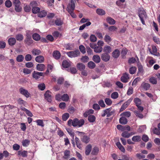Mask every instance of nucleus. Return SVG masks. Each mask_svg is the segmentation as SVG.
<instances>
[{
  "instance_id": "1",
  "label": "nucleus",
  "mask_w": 160,
  "mask_h": 160,
  "mask_svg": "<svg viewBox=\"0 0 160 160\" xmlns=\"http://www.w3.org/2000/svg\"><path fill=\"white\" fill-rule=\"evenodd\" d=\"M13 5L14 6L15 11L17 12H20L22 10L21 6V2L19 0H13Z\"/></svg>"
},
{
  "instance_id": "2",
  "label": "nucleus",
  "mask_w": 160,
  "mask_h": 160,
  "mask_svg": "<svg viewBox=\"0 0 160 160\" xmlns=\"http://www.w3.org/2000/svg\"><path fill=\"white\" fill-rule=\"evenodd\" d=\"M30 5L32 8V11L33 13H37L39 12L40 8L37 7L38 4L36 2L32 1L30 2Z\"/></svg>"
},
{
  "instance_id": "3",
  "label": "nucleus",
  "mask_w": 160,
  "mask_h": 160,
  "mask_svg": "<svg viewBox=\"0 0 160 160\" xmlns=\"http://www.w3.org/2000/svg\"><path fill=\"white\" fill-rule=\"evenodd\" d=\"M84 120L83 119L79 120L77 118H75L73 119V126L81 127L84 124Z\"/></svg>"
},
{
  "instance_id": "4",
  "label": "nucleus",
  "mask_w": 160,
  "mask_h": 160,
  "mask_svg": "<svg viewBox=\"0 0 160 160\" xmlns=\"http://www.w3.org/2000/svg\"><path fill=\"white\" fill-rule=\"evenodd\" d=\"M112 108H107L103 110V113L102 114V116L104 117L107 115V117H108L112 115L114 112V110H112Z\"/></svg>"
},
{
  "instance_id": "5",
  "label": "nucleus",
  "mask_w": 160,
  "mask_h": 160,
  "mask_svg": "<svg viewBox=\"0 0 160 160\" xmlns=\"http://www.w3.org/2000/svg\"><path fill=\"white\" fill-rule=\"evenodd\" d=\"M103 42L102 41H98L97 42L98 46H96L94 48V51L96 53H100L102 50V46L103 45Z\"/></svg>"
},
{
  "instance_id": "6",
  "label": "nucleus",
  "mask_w": 160,
  "mask_h": 160,
  "mask_svg": "<svg viewBox=\"0 0 160 160\" xmlns=\"http://www.w3.org/2000/svg\"><path fill=\"white\" fill-rule=\"evenodd\" d=\"M68 56L71 58L78 57L80 55V52L78 50L70 51L67 53Z\"/></svg>"
},
{
  "instance_id": "7",
  "label": "nucleus",
  "mask_w": 160,
  "mask_h": 160,
  "mask_svg": "<svg viewBox=\"0 0 160 160\" xmlns=\"http://www.w3.org/2000/svg\"><path fill=\"white\" fill-rule=\"evenodd\" d=\"M76 132L78 133L79 134H83V136L81 138V140L83 142L86 143H88L90 141V138L89 137L87 136L84 135V133L82 132H79L77 131Z\"/></svg>"
},
{
  "instance_id": "8",
  "label": "nucleus",
  "mask_w": 160,
  "mask_h": 160,
  "mask_svg": "<svg viewBox=\"0 0 160 160\" xmlns=\"http://www.w3.org/2000/svg\"><path fill=\"white\" fill-rule=\"evenodd\" d=\"M51 94V92L49 90H47L44 94L45 99L49 102H51L52 101Z\"/></svg>"
},
{
  "instance_id": "9",
  "label": "nucleus",
  "mask_w": 160,
  "mask_h": 160,
  "mask_svg": "<svg viewBox=\"0 0 160 160\" xmlns=\"http://www.w3.org/2000/svg\"><path fill=\"white\" fill-rule=\"evenodd\" d=\"M19 91L20 93L26 98H28L30 95V93L28 91L22 88H20L19 89Z\"/></svg>"
},
{
  "instance_id": "10",
  "label": "nucleus",
  "mask_w": 160,
  "mask_h": 160,
  "mask_svg": "<svg viewBox=\"0 0 160 160\" xmlns=\"http://www.w3.org/2000/svg\"><path fill=\"white\" fill-rule=\"evenodd\" d=\"M44 73L42 72H38L34 71L32 73L33 78L36 79H37L40 78V76H43Z\"/></svg>"
},
{
  "instance_id": "11",
  "label": "nucleus",
  "mask_w": 160,
  "mask_h": 160,
  "mask_svg": "<svg viewBox=\"0 0 160 160\" xmlns=\"http://www.w3.org/2000/svg\"><path fill=\"white\" fill-rule=\"evenodd\" d=\"M132 98H130L123 103L120 108V111H122L126 109L128 106L130 104L132 101Z\"/></svg>"
},
{
  "instance_id": "12",
  "label": "nucleus",
  "mask_w": 160,
  "mask_h": 160,
  "mask_svg": "<svg viewBox=\"0 0 160 160\" xmlns=\"http://www.w3.org/2000/svg\"><path fill=\"white\" fill-rule=\"evenodd\" d=\"M101 58L103 61L106 62L109 60L110 59V56L108 53H104L102 54Z\"/></svg>"
},
{
  "instance_id": "13",
  "label": "nucleus",
  "mask_w": 160,
  "mask_h": 160,
  "mask_svg": "<svg viewBox=\"0 0 160 160\" xmlns=\"http://www.w3.org/2000/svg\"><path fill=\"white\" fill-rule=\"evenodd\" d=\"M129 78V75L125 73L121 77V79L122 82L125 83L128 82Z\"/></svg>"
},
{
  "instance_id": "14",
  "label": "nucleus",
  "mask_w": 160,
  "mask_h": 160,
  "mask_svg": "<svg viewBox=\"0 0 160 160\" xmlns=\"http://www.w3.org/2000/svg\"><path fill=\"white\" fill-rule=\"evenodd\" d=\"M36 68L38 71H43L45 69V66L43 64H38L36 66Z\"/></svg>"
},
{
  "instance_id": "15",
  "label": "nucleus",
  "mask_w": 160,
  "mask_h": 160,
  "mask_svg": "<svg viewBox=\"0 0 160 160\" xmlns=\"http://www.w3.org/2000/svg\"><path fill=\"white\" fill-rule=\"evenodd\" d=\"M77 68L80 71H83L85 69V66L83 63L79 62L77 63Z\"/></svg>"
},
{
  "instance_id": "16",
  "label": "nucleus",
  "mask_w": 160,
  "mask_h": 160,
  "mask_svg": "<svg viewBox=\"0 0 160 160\" xmlns=\"http://www.w3.org/2000/svg\"><path fill=\"white\" fill-rule=\"evenodd\" d=\"M70 151L68 150H66L64 152V156L62 158L65 160H68L70 156Z\"/></svg>"
},
{
  "instance_id": "17",
  "label": "nucleus",
  "mask_w": 160,
  "mask_h": 160,
  "mask_svg": "<svg viewBox=\"0 0 160 160\" xmlns=\"http://www.w3.org/2000/svg\"><path fill=\"white\" fill-rule=\"evenodd\" d=\"M52 54L53 57L56 59H59L61 56L60 52L58 51H54Z\"/></svg>"
},
{
  "instance_id": "18",
  "label": "nucleus",
  "mask_w": 160,
  "mask_h": 160,
  "mask_svg": "<svg viewBox=\"0 0 160 160\" xmlns=\"http://www.w3.org/2000/svg\"><path fill=\"white\" fill-rule=\"evenodd\" d=\"M35 59L36 62L39 63H42L44 61V58L42 56H38Z\"/></svg>"
},
{
  "instance_id": "19",
  "label": "nucleus",
  "mask_w": 160,
  "mask_h": 160,
  "mask_svg": "<svg viewBox=\"0 0 160 160\" xmlns=\"http://www.w3.org/2000/svg\"><path fill=\"white\" fill-rule=\"evenodd\" d=\"M93 60L96 63H98L100 62L101 59L100 56L98 55H95L93 56Z\"/></svg>"
},
{
  "instance_id": "20",
  "label": "nucleus",
  "mask_w": 160,
  "mask_h": 160,
  "mask_svg": "<svg viewBox=\"0 0 160 160\" xmlns=\"http://www.w3.org/2000/svg\"><path fill=\"white\" fill-rule=\"evenodd\" d=\"M133 134L132 132L129 133L127 132H124L122 134V136L124 138H128Z\"/></svg>"
},
{
  "instance_id": "21",
  "label": "nucleus",
  "mask_w": 160,
  "mask_h": 160,
  "mask_svg": "<svg viewBox=\"0 0 160 160\" xmlns=\"http://www.w3.org/2000/svg\"><path fill=\"white\" fill-rule=\"evenodd\" d=\"M70 62L66 60H64L62 62V66L64 68H68L70 66Z\"/></svg>"
},
{
  "instance_id": "22",
  "label": "nucleus",
  "mask_w": 160,
  "mask_h": 160,
  "mask_svg": "<svg viewBox=\"0 0 160 160\" xmlns=\"http://www.w3.org/2000/svg\"><path fill=\"white\" fill-rule=\"evenodd\" d=\"M138 16L140 19V20L142 23V24L143 25L145 24V22L144 21V20L145 19L147 18V15L146 14H144L143 15H138Z\"/></svg>"
},
{
  "instance_id": "23",
  "label": "nucleus",
  "mask_w": 160,
  "mask_h": 160,
  "mask_svg": "<svg viewBox=\"0 0 160 160\" xmlns=\"http://www.w3.org/2000/svg\"><path fill=\"white\" fill-rule=\"evenodd\" d=\"M103 51L105 53L108 54L111 52V48L109 46H106L104 47Z\"/></svg>"
},
{
  "instance_id": "24",
  "label": "nucleus",
  "mask_w": 160,
  "mask_h": 160,
  "mask_svg": "<svg viewBox=\"0 0 160 160\" xmlns=\"http://www.w3.org/2000/svg\"><path fill=\"white\" fill-rule=\"evenodd\" d=\"M112 56L115 58H117L120 55L119 51L116 49L112 53Z\"/></svg>"
},
{
  "instance_id": "25",
  "label": "nucleus",
  "mask_w": 160,
  "mask_h": 160,
  "mask_svg": "<svg viewBox=\"0 0 160 160\" xmlns=\"http://www.w3.org/2000/svg\"><path fill=\"white\" fill-rule=\"evenodd\" d=\"M127 122V119L125 117H122L119 119V122L121 124H125Z\"/></svg>"
},
{
  "instance_id": "26",
  "label": "nucleus",
  "mask_w": 160,
  "mask_h": 160,
  "mask_svg": "<svg viewBox=\"0 0 160 160\" xmlns=\"http://www.w3.org/2000/svg\"><path fill=\"white\" fill-rule=\"evenodd\" d=\"M141 86L146 90H148L149 89L150 87L149 84L144 82H143L142 83V84H141Z\"/></svg>"
},
{
  "instance_id": "27",
  "label": "nucleus",
  "mask_w": 160,
  "mask_h": 160,
  "mask_svg": "<svg viewBox=\"0 0 160 160\" xmlns=\"http://www.w3.org/2000/svg\"><path fill=\"white\" fill-rule=\"evenodd\" d=\"M18 154L19 155H21L23 157H25L27 156L28 152L26 151H19L18 152Z\"/></svg>"
},
{
  "instance_id": "28",
  "label": "nucleus",
  "mask_w": 160,
  "mask_h": 160,
  "mask_svg": "<svg viewBox=\"0 0 160 160\" xmlns=\"http://www.w3.org/2000/svg\"><path fill=\"white\" fill-rule=\"evenodd\" d=\"M116 145L118 148L122 152H125V149L124 147L121 145L120 142H118L116 143Z\"/></svg>"
},
{
  "instance_id": "29",
  "label": "nucleus",
  "mask_w": 160,
  "mask_h": 160,
  "mask_svg": "<svg viewBox=\"0 0 160 160\" xmlns=\"http://www.w3.org/2000/svg\"><path fill=\"white\" fill-rule=\"evenodd\" d=\"M152 51H150V53L151 54L157 56H158L159 55V53H158L157 52V49L155 47L153 46L152 47Z\"/></svg>"
},
{
  "instance_id": "30",
  "label": "nucleus",
  "mask_w": 160,
  "mask_h": 160,
  "mask_svg": "<svg viewBox=\"0 0 160 160\" xmlns=\"http://www.w3.org/2000/svg\"><path fill=\"white\" fill-rule=\"evenodd\" d=\"M88 66L90 69H93L96 67L95 63L92 61H90L88 63Z\"/></svg>"
},
{
  "instance_id": "31",
  "label": "nucleus",
  "mask_w": 160,
  "mask_h": 160,
  "mask_svg": "<svg viewBox=\"0 0 160 160\" xmlns=\"http://www.w3.org/2000/svg\"><path fill=\"white\" fill-rule=\"evenodd\" d=\"M92 146L91 145H88L86 148L85 154L86 155H88L91 152Z\"/></svg>"
},
{
  "instance_id": "32",
  "label": "nucleus",
  "mask_w": 160,
  "mask_h": 160,
  "mask_svg": "<svg viewBox=\"0 0 160 160\" xmlns=\"http://www.w3.org/2000/svg\"><path fill=\"white\" fill-rule=\"evenodd\" d=\"M91 23L90 22H88L84 24L83 25L79 27V30H83L86 26H88L91 24Z\"/></svg>"
},
{
  "instance_id": "33",
  "label": "nucleus",
  "mask_w": 160,
  "mask_h": 160,
  "mask_svg": "<svg viewBox=\"0 0 160 160\" xmlns=\"http://www.w3.org/2000/svg\"><path fill=\"white\" fill-rule=\"evenodd\" d=\"M32 52L33 55L35 56L38 55L41 53V52L40 50L37 49H33Z\"/></svg>"
},
{
  "instance_id": "34",
  "label": "nucleus",
  "mask_w": 160,
  "mask_h": 160,
  "mask_svg": "<svg viewBox=\"0 0 160 160\" xmlns=\"http://www.w3.org/2000/svg\"><path fill=\"white\" fill-rule=\"evenodd\" d=\"M97 13L99 15H103L105 14V11L102 9L98 8L96 10Z\"/></svg>"
},
{
  "instance_id": "35",
  "label": "nucleus",
  "mask_w": 160,
  "mask_h": 160,
  "mask_svg": "<svg viewBox=\"0 0 160 160\" xmlns=\"http://www.w3.org/2000/svg\"><path fill=\"white\" fill-rule=\"evenodd\" d=\"M141 140V137L140 136H135L132 138V140L135 142H138L140 141Z\"/></svg>"
},
{
  "instance_id": "36",
  "label": "nucleus",
  "mask_w": 160,
  "mask_h": 160,
  "mask_svg": "<svg viewBox=\"0 0 160 160\" xmlns=\"http://www.w3.org/2000/svg\"><path fill=\"white\" fill-rule=\"evenodd\" d=\"M107 22L111 25H114L115 23V21L111 17H108L107 19Z\"/></svg>"
},
{
  "instance_id": "37",
  "label": "nucleus",
  "mask_w": 160,
  "mask_h": 160,
  "mask_svg": "<svg viewBox=\"0 0 160 160\" xmlns=\"http://www.w3.org/2000/svg\"><path fill=\"white\" fill-rule=\"evenodd\" d=\"M30 141L28 139H25L23 140L22 142V144L24 147H27L29 144Z\"/></svg>"
},
{
  "instance_id": "38",
  "label": "nucleus",
  "mask_w": 160,
  "mask_h": 160,
  "mask_svg": "<svg viewBox=\"0 0 160 160\" xmlns=\"http://www.w3.org/2000/svg\"><path fill=\"white\" fill-rule=\"evenodd\" d=\"M69 99V96L67 94H64L61 96V99L63 101H68Z\"/></svg>"
},
{
  "instance_id": "39",
  "label": "nucleus",
  "mask_w": 160,
  "mask_h": 160,
  "mask_svg": "<svg viewBox=\"0 0 160 160\" xmlns=\"http://www.w3.org/2000/svg\"><path fill=\"white\" fill-rule=\"evenodd\" d=\"M88 119L89 122H93L95 121L96 118L93 115H90L88 116Z\"/></svg>"
},
{
  "instance_id": "40",
  "label": "nucleus",
  "mask_w": 160,
  "mask_h": 160,
  "mask_svg": "<svg viewBox=\"0 0 160 160\" xmlns=\"http://www.w3.org/2000/svg\"><path fill=\"white\" fill-rule=\"evenodd\" d=\"M47 12L46 11L43 10L41 11L38 14V17L42 18L45 17L47 15Z\"/></svg>"
},
{
  "instance_id": "41",
  "label": "nucleus",
  "mask_w": 160,
  "mask_h": 160,
  "mask_svg": "<svg viewBox=\"0 0 160 160\" xmlns=\"http://www.w3.org/2000/svg\"><path fill=\"white\" fill-rule=\"evenodd\" d=\"M32 38L34 40H40V36L38 34L35 33L32 36Z\"/></svg>"
},
{
  "instance_id": "42",
  "label": "nucleus",
  "mask_w": 160,
  "mask_h": 160,
  "mask_svg": "<svg viewBox=\"0 0 160 160\" xmlns=\"http://www.w3.org/2000/svg\"><path fill=\"white\" fill-rule=\"evenodd\" d=\"M24 59V57L22 55H19L16 58L17 61L19 62H22Z\"/></svg>"
},
{
  "instance_id": "43",
  "label": "nucleus",
  "mask_w": 160,
  "mask_h": 160,
  "mask_svg": "<svg viewBox=\"0 0 160 160\" xmlns=\"http://www.w3.org/2000/svg\"><path fill=\"white\" fill-rule=\"evenodd\" d=\"M108 29L109 31L110 32H114L117 31L118 29V28L116 27L115 26H112L109 27L108 28Z\"/></svg>"
},
{
  "instance_id": "44",
  "label": "nucleus",
  "mask_w": 160,
  "mask_h": 160,
  "mask_svg": "<svg viewBox=\"0 0 160 160\" xmlns=\"http://www.w3.org/2000/svg\"><path fill=\"white\" fill-rule=\"evenodd\" d=\"M149 82L155 84L157 83L156 78L154 77H152L149 78Z\"/></svg>"
},
{
  "instance_id": "45",
  "label": "nucleus",
  "mask_w": 160,
  "mask_h": 160,
  "mask_svg": "<svg viewBox=\"0 0 160 160\" xmlns=\"http://www.w3.org/2000/svg\"><path fill=\"white\" fill-rule=\"evenodd\" d=\"M121 116H125L127 118H129L131 116V113L129 112H124L120 114Z\"/></svg>"
},
{
  "instance_id": "46",
  "label": "nucleus",
  "mask_w": 160,
  "mask_h": 160,
  "mask_svg": "<svg viewBox=\"0 0 160 160\" xmlns=\"http://www.w3.org/2000/svg\"><path fill=\"white\" fill-rule=\"evenodd\" d=\"M69 114L68 113H66L62 115V118L63 121H66V120L68 119L69 118Z\"/></svg>"
},
{
  "instance_id": "47",
  "label": "nucleus",
  "mask_w": 160,
  "mask_h": 160,
  "mask_svg": "<svg viewBox=\"0 0 160 160\" xmlns=\"http://www.w3.org/2000/svg\"><path fill=\"white\" fill-rule=\"evenodd\" d=\"M89 58L87 56H82L81 58V60L83 62H87L89 61Z\"/></svg>"
},
{
  "instance_id": "48",
  "label": "nucleus",
  "mask_w": 160,
  "mask_h": 160,
  "mask_svg": "<svg viewBox=\"0 0 160 160\" xmlns=\"http://www.w3.org/2000/svg\"><path fill=\"white\" fill-rule=\"evenodd\" d=\"M134 113L136 116L140 118H142L143 117V115L139 111H134Z\"/></svg>"
},
{
  "instance_id": "49",
  "label": "nucleus",
  "mask_w": 160,
  "mask_h": 160,
  "mask_svg": "<svg viewBox=\"0 0 160 160\" xmlns=\"http://www.w3.org/2000/svg\"><path fill=\"white\" fill-rule=\"evenodd\" d=\"M38 87L39 89L43 91L45 88V85L44 83H41L38 84Z\"/></svg>"
},
{
  "instance_id": "50",
  "label": "nucleus",
  "mask_w": 160,
  "mask_h": 160,
  "mask_svg": "<svg viewBox=\"0 0 160 160\" xmlns=\"http://www.w3.org/2000/svg\"><path fill=\"white\" fill-rule=\"evenodd\" d=\"M134 102L136 104V106L140 105L141 103V101L138 98H136L134 99Z\"/></svg>"
},
{
  "instance_id": "51",
  "label": "nucleus",
  "mask_w": 160,
  "mask_h": 160,
  "mask_svg": "<svg viewBox=\"0 0 160 160\" xmlns=\"http://www.w3.org/2000/svg\"><path fill=\"white\" fill-rule=\"evenodd\" d=\"M98 151L99 149L98 147H94L92 152V154L93 155H96L98 154Z\"/></svg>"
},
{
  "instance_id": "52",
  "label": "nucleus",
  "mask_w": 160,
  "mask_h": 160,
  "mask_svg": "<svg viewBox=\"0 0 160 160\" xmlns=\"http://www.w3.org/2000/svg\"><path fill=\"white\" fill-rule=\"evenodd\" d=\"M56 25L57 26L61 25L63 24L62 22L61 19H57L55 21Z\"/></svg>"
},
{
  "instance_id": "53",
  "label": "nucleus",
  "mask_w": 160,
  "mask_h": 160,
  "mask_svg": "<svg viewBox=\"0 0 160 160\" xmlns=\"http://www.w3.org/2000/svg\"><path fill=\"white\" fill-rule=\"evenodd\" d=\"M67 131L69 134L72 137V138H74V133L72 131V130L71 129L68 128L67 129Z\"/></svg>"
},
{
  "instance_id": "54",
  "label": "nucleus",
  "mask_w": 160,
  "mask_h": 160,
  "mask_svg": "<svg viewBox=\"0 0 160 160\" xmlns=\"http://www.w3.org/2000/svg\"><path fill=\"white\" fill-rule=\"evenodd\" d=\"M36 122L37 123V125H38L41 126L42 127L44 126V124L43 123L42 120L41 119H38L37 120Z\"/></svg>"
},
{
  "instance_id": "55",
  "label": "nucleus",
  "mask_w": 160,
  "mask_h": 160,
  "mask_svg": "<svg viewBox=\"0 0 160 160\" xmlns=\"http://www.w3.org/2000/svg\"><path fill=\"white\" fill-rule=\"evenodd\" d=\"M5 5L7 8H10L12 5V2L9 0H7L5 2Z\"/></svg>"
},
{
  "instance_id": "56",
  "label": "nucleus",
  "mask_w": 160,
  "mask_h": 160,
  "mask_svg": "<svg viewBox=\"0 0 160 160\" xmlns=\"http://www.w3.org/2000/svg\"><path fill=\"white\" fill-rule=\"evenodd\" d=\"M152 131L156 135H160V131L156 128H155L153 129Z\"/></svg>"
},
{
  "instance_id": "57",
  "label": "nucleus",
  "mask_w": 160,
  "mask_h": 160,
  "mask_svg": "<svg viewBox=\"0 0 160 160\" xmlns=\"http://www.w3.org/2000/svg\"><path fill=\"white\" fill-rule=\"evenodd\" d=\"M137 68L135 67H132L129 69V72L131 74H134Z\"/></svg>"
},
{
  "instance_id": "58",
  "label": "nucleus",
  "mask_w": 160,
  "mask_h": 160,
  "mask_svg": "<svg viewBox=\"0 0 160 160\" xmlns=\"http://www.w3.org/2000/svg\"><path fill=\"white\" fill-rule=\"evenodd\" d=\"M98 103L99 106L102 108H105V107L106 105L102 100H99L98 102Z\"/></svg>"
},
{
  "instance_id": "59",
  "label": "nucleus",
  "mask_w": 160,
  "mask_h": 160,
  "mask_svg": "<svg viewBox=\"0 0 160 160\" xmlns=\"http://www.w3.org/2000/svg\"><path fill=\"white\" fill-rule=\"evenodd\" d=\"M118 96V94L117 92H113L111 95V97L113 99H116Z\"/></svg>"
},
{
  "instance_id": "60",
  "label": "nucleus",
  "mask_w": 160,
  "mask_h": 160,
  "mask_svg": "<svg viewBox=\"0 0 160 160\" xmlns=\"http://www.w3.org/2000/svg\"><path fill=\"white\" fill-rule=\"evenodd\" d=\"M105 102L109 106L111 105L112 103V101L111 99L109 98H107L105 99Z\"/></svg>"
},
{
  "instance_id": "61",
  "label": "nucleus",
  "mask_w": 160,
  "mask_h": 160,
  "mask_svg": "<svg viewBox=\"0 0 160 160\" xmlns=\"http://www.w3.org/2000/svg\"><path fill=\"white\" fill-rule=\"evenodd\" d=\"M54 0H47V3L49 7H52L53 6Z\"/></svg>"
},
{
  "instance_id": "62",
  "label": "nucleus",
  "mask_w": 160,
  "mask_h": 160,
  "mask_svg": "<svg viewBox=\"0 0 160 160\" xmlns=\"http://www.w3.org/2000/svg\"><path fill=\"white\" fill-rule=\"evenodd\" d=\"M24 10L25 12H29L31 11V8L28 5H26L24 8Z\"/></svg>"
},
{
  "instance_id": "63",
  "label": "nucleus",
  "mask_w": 160,
  "mask_h": 160,
  "mask_svg": "<svg viewBox=\"0 0 160 160\" xmlns=\"http://www.w3.org/2000/svg\"><path fill=\"white\" fill-rule=\"evenodd\" d=\"M142 139L144 142H146L148 141L149 138L147 135L144 134L142 135Z\"/></svg>"
},
{
  "instance_id": "64",
  "label": "nucleus",
  "mask_w": 160,
  "mask_h": 160,
  "mask_svg": "<svg viewBox=\"0 0 160 160\" xmlns=\"http://www.w3.org/2000/svg\"><path fill=\"white\" fill-rule=\"evenodd\" d=\"M79 49L81 52L83 53L84 54L86 52V49L85 48L83 45H81L79 47Z\"/></svg>"
}]
</instances>
